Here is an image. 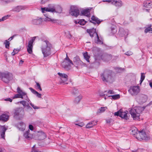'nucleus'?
Returning a JSON list of instances; mask_svg holds the SVG:
<instances>
[{"instance_id": "nucleus-1", "label": "nucleus", "mask_w": 152, "mask_h": 152, "mask_svg": "<svg viewBox=\"0 0 152 152\" xmlns=\"http://www.w3.org/2000/svg\"><path fill=\"white\" fill-rule=\"evenodd\" d=\"M114 73L112 70L105 69L100 75L101 79L104 82L112 83L115 80Z\"/></svg>"}, {"instance_id": "nucleus-2", "label": "nucleus", "mask_w": 152, "mask_h": 152, "mask_svg": "<svg viewBox=\"0 0 152 152\" xmlns=\"http://www.w3.org/2000/svg\"><path fill=\"white\" fill-rule=\"evenodd\" d=\"M44 42V43L42 45L41 49L44 58H45L51 54V50L53 48V46L48 40H45Z\"/></svg>"}, {"instance_id": "nucleus-3", "label": "nucleus", "mask_w": 152, "mask_h": 152, "mask_svg": "<svg viewBox=\"0 0 152 152\" xmlns=\"http://www.w3.org/2000/svg\"><path fill=\"white\" fill-rule=\"evenodd\" d=\"M0 78L4 83H8L13 79V75L9 72H0Z\"/></svg>"}, {"instance_id": "nucleus-4", "label": "nucleus", "mask_w": 152, "mask_h": 152, "mask_svg": "<svg viewBox=\"0 0 152 152\" xmlns=\"http://www.w3.org/2000/svg\"><path fill=\"white\" fill-rule=\"evenodd\" d=\"M70 64H73V62L68 57L66 54V57L62 62L61 66L66 70L68 71L71 69V66Z\"/></svg>"}, {"instance_id": "nucleus-5", "label": "nucleus", "mask_w": 152, "mask_h": 152, "mask_svg": "<svg viewBox=\"0 0 152 152\" xmlns=\"http://www.w3.org/2000/svg\"><path fill=\"white\" fill-rule=\"evenodd\" d=\"M73 64L77 69L79 66H86V64L81 61L79 56L77 55L73 58Z\"/></svg>"}, {"instance_id": "nucleus-6", "label": "nucleus", "mask_w": 152, "mask_h": 152, "mask_svg": "<svg viewBox=\"0 0 152 152\" xmlns=\"http://www.w3.org/2000/svg\"><path fill=\"white\" fill-rule=\"evenodd\" d=\"M136 139L140 141L141 140H147L149 139V137L146 134L145 131L142 130L138 132V134L136 136Z\"/></svg>"}, {"instance_id": "nucleus-7", "label": "nucleus", "mask_w": 152, "mask_h": 152, "mask_svg": "<svg viewBox=\"0 0 152 152\" xmlns=\"http://www.w3.org/2000/svg\"><path fill=\"white\" fill-rule=\"evenodd\" d=\"M69 12L72 15L77 17L80 14V10L76 6H72L70 7Z\"/></svg>"}, {"instance_id": "nucleus-8", "label": "nucleus", "mask_w": 152, "mask_h": 152, "mask_svg": "<svg viewBox=\"0 0 152 152\" xmlns=\"http://www.w3.org/2000/svg\"><path fill=\"white\" fill-rule=\"evenodd\" d=\"M140 91V87L138 86H131L128 90V92L132 95H137Z\"/></svg>"}, {"instance_id": "nucleus-9", "label": "nucleus", "mask_w": 152, "mask_h": 152, "mask_svg": "<svg viewBox=\"0 0 152 152\" xmlns=\"http://www.w3.org/2000/svg\"><path fill=\"white\" fill-rule=\"evenodd\" d=\"M36 37H33L29 41L28 45L27 47V51L29 54H31L32 53V49L33 48V44L36 39Z\"/></svg>"}, {"instance_id": "nucleus-10", "label": "nucleus", "mask_w": 152, "mask_h": 152, "mask_svg": "<svg viewBox=\"0 0 152 152\" xmlns=\"http://www.w3.org/2000/svg\"><path fill=\"white\" fill-rule=\"evenodd\" d=\"M92 9V7H89L83 9L80 12V15L85 16L88 17H90L91 16L90 12Z\"/></svg>"}, {"instance_id": "nucleus-11", "label": "nucleus", "mask_w": 152, "mask_h": 152, "mask_svg": "<svg viewBox=\"0 0 152 152\" xmlns=\"http://www.w3.org/2000/svg\"><path fill=\"white\" fill-rule=\"evenodd\" d=\"M42 22V18L39 17H37L36 18H32L31 21V23L32 25H40Z\"/></svg>"}, {"instance_id": "nucleus-12", "label": "nucleus", "mask_w": 152, "mask_h": 152, "mask_svg": "<svg viewBox=\"0 0 152 152\" xmlns=\"http://www.w3.org/2000/svg\"><path fill=\"white\" fill-rule=\"evenodd\" d=\"M112 57L113 56L111 54L107 53H103L101 56L102 60L104 61H108L110 60Z\"/></svg>"}, {"instance_id": "nucleus-13", "label": "nucleus", "mask_w": 152, "mask_h": 152, "mask_svg": "<svg viewBox=\"0 0 152 152\" xmlns=\"http://www.w3.org/2000/svg\"><path fill=\"white\" fill-rule=\"evenodd\" d=\"M91 19V20H89L90 22L93 23L94 25H96V24L99 25L102 21V20H100L94 15L92 16Z\"/></svg>"}, {"instance_id": "nucleus-14", "label": "nucleus", "mask_w": 152, "mask_h": 152, "mask_svg": "<svg viewBox=\"0 0 152 152\" xmlns=\"http://www.w3.org/2000/svg\"><path fill=\"white\" fill-rule=\"evenodd\" d=\"M41 9L42 13H45L46 12H54L55 11V7L53 6H48V7L41 8Z\"/></svg>"}, {"instance_id": "nucleus-15", "label": "nucleus", "mask_w": 152, "mask_h": 152, "mask_svg": "<svg viewBox=\"0 0 152 152\" xmlns=\"http://www.w3.org/2000/svg\"><path fill=\"white\" fill-rule=\"evenodd\" d=\"M86 31L91 37H93L94 35H96V34H97V33L96 32V29L95 28H92L89 29H88Z\"/></svg>"}, {"instance_id": "nucleus-16", "label": "nucleus", "mask_w": 152, "mask_h": 152, "mask_svg": "<svg viewBox=\"0 0 152 152\" xmlns=\"http://www.w3.org/2000/svg\"><path fill=\"white\" fill-rule=\"evenodd\" d=\"M143 7L147 8H151L152 7V2L150 0L145 1L143 3Z\"/></svg>"}, {"instance_id": "nucleus-17", "label": "nucleus", "mask_w": 152, "mask_h": 152, "mask_svg": "<svg viewBox=\"0 0 152 152\" xmlns=\"http://www.w3.org/2000/svg\"><path fill=\"white\" fill-rule=\"evenodd\" d=\"M30 131L28 130L26 131L23 134L24 137L28 140L31 139L33 137L32 134L30 133Z\"/></svg>"}, {"instance_id": "nucleus-18", "label": "nucleus", "mask_w": 152, "mask_h": 152, "mask_svg": "<svg viewBox=\"0 0 152 152\" xmlns=\"http://www.w3.org/2000/svg\"><path fill=\"white\" fill-rule=\"evenodd\" d=\"M37 135L39 140H42L46 137V134L42 132H38Z\"/></svg>"}, {"instance_id": "nucleus-19", "label": "nucleus", "mask_w": 152, "mask_h": 152, "mask_svg": "<svg viewBox=\"0 0 152 152\" xmlns=\"http://www.w3.org/2000/svg\"><path fill=\"white\" fill-rule=\"evenodd\" d=\"M7 129H6L4 126H2L1 127L0 130V133L1 137L4 139L5 138V132Z\"/></svg>"}, {"instance_id": "nucleus-20", "label": "nucleus", "mask_w": 152, "mask_h": 152, "mask_svg": "<svg viewBox=\"0 0 152 152\" xmlns=\"http://www.w3.org/2000/svg\"><path fill=\"white\" fill-rule=\"evenodd\" d=\"M97 121H92L87 124L86 126V128H90L96 125L97 124Z\"/></svg>"}, {"instance_id": "nucleus-21", "label": "nucleus", "mask_w": 152, "mask_h": 152, "mask_svg": "<svg viewBox=\"0 0 152 152\" xmlns=\"http://www.w3.org/2000/svg\"><path fill=\"white\" fill-rule=\"evenodd\" d=\"M24 111L23 108L22 107H17L15 109L14 114H20Z\"/></svg>"}, {"instance_id": "nucleus-22", "label": "nucleus", "mask_w": 152, "mask_h": 152, "mask_svg": "<svg viewBox=\"0 0 152 152\" xmlns=\"http://www.w3.org/2000/svg\"><path fill=\"white\" fill-rule=\"evenodd\" d=\"M9 117L8 115H1L0 116V121H7L8 120Z\"/></svg>"}, {"instance_id": "nucleus-23", "label": "nucleus", "mask_w": 152, "mask_h": 152, "mask_svg": "<svg viewBox=\"0 0 152 152\" xmlns=\"http://www.w3.org/2000/svg\"><path fill=\"white\" fill-rule=\"evenodd\" d=\"M18 128L21 131H23L25 129V126L23 122H20L17 124Z\"/></svg>"}, {"instance_id": "nucleus-24", "label": "nucleus", "mask_w": 152, "mask_h": 152, "mask_svg": "<svg viewBox=\"0 0 152 152\" xmlns=\"http://www.w3.org/2000/svg\"><path fill=\"white\" fill-rule=\"evenodd\" d=\"M82 98V96L80 95H79V96L75 98L74 101V103L75 104H78L80 102Z\"/></svg>"}, {"instance_id": "nucleus-25", "label": "nucleus", "mask_w": 152, "mask_h": 152, "mask_svg": "<svg viewBox=\"0 0 152 152\" xmlns=\"http://www.w3.org/2000/svg\"><path fill=\"white\" fill-rule=\"evenodd\" d=\"M114 116L115 117L116 116H119L121 117L122 119H123L125 120H127L129 119V117L130 116L129 115V116L127 115H114Z\"/></svg>"}, {"instance_id": "nucleus-26", "label": "nucleus", "mask_w": 152, "mask_h": 152, "mask_svg": "<svg viewBox=\"0 0 152 152\" xmlns=\"http://www.w3.org/2000/svg\"><path fill=\"white\" fill-rule=\"evenodd\" d=\"M107 109V107H101L98 109L97 111V113H102Z\"/></svg>"}, {"instance_id": "nucleus-27", "label": "nucleus", "mask_w": 152, "mask_h": 152, "mask_svg": "<svg viewBox=\"0 0 152 152\" xmlns=\"http://www.w3.org/2000/svg\"><path fill=\"white\" fill-rule=\"evenodd\" d=\"M25 8V7L24 6H18L14 8V10L15 11L18 12L21 10H24Z\"/></svg>"}, {"instance_id": "nucleus-28", "label": "nucleus", "mask_w": 152, "mask_h": 152, "mask_svg": "<svg viewBox=\"0 0 152 152\" xmlns=\"http://www.w3.org/2000/svg\"><path fill=\"white\" fill-rule=\"evenodd\" d=\"M139 109V107H137L135 109H131L129 111L130 114H139L140 113L137 111Z\"/></svg>"}, {"instance_id": "nucleus-29", "label": "nucleus", "mask_w": 152, "mask_h": 152, "mask_svg": "<svg viewBox=\"0 0 152 152\" xmlns=\"http://www.w3.org/2000/svg\"><path fill=\"white\" fill-rule=\"evenodd\" d=\"M113 3L116 7H121L122 5V1H114Z\"/></svg>"}, {"instance_id": "nucleus-30", "label": "nucleus", "mask_w": 152, "mask_h": 152, "mask_svg": "<svg viewBox=\"0 0 152 152\" xmlns=\"http://www.w3.org/2000/svg\"><path fill=\"white\" fill-rule=\"evenodd\" d=\"M139 131H138L137 129L135 127L134 129L132 130V134L134 136V137L136 138V136L138 134V132Z\"/></svg>"}, {"instance_id": "nucleus-31", "label": "nucleus", "mask_w": 152, "mask_h": 152, "mask_svg": "<svg viewBox=\"0 0 152 152\" xmlns=\"http://www.w3.org/2000/svg\"><path fill=\"white\" fill-rule=\"evenodd\" d=\"M47 18H48L49 20H48V21H51L52 22L58 24H60L61 23V21L60 20H57L52 19L51 18H49L48 17H46Z\"/></svg>"}, {"instance_id": "nucleus-32", "label": "nucleus", "mask_w": 152, "mask_h": 152, "mask_svg": "<svg viewBox=\"0 0 152 152\" xmlns=\"http://www.w3.org/2000/svg\"><path fill=\"white\" fill-rule=\"evenodd\" d=\"M62 11V7L60 6H58L56 9L55 8V11L54 12H56L58 13H61Z\"/></svg>"}, {"instance_id": "nucleus-33", "label": "nucleus", "mask_w": 152, "mask_h": 152, "mask_svg": "<svg viewBox=\"0 0 152 152\" xmlns=\"http://www.w3.org/2000/svg\"><path fill=\"white\" fill-rule=\"evenodd\" d=\"M26 96L25 97V99L27 101H28L29 100L27 96L26 95V93H23V94H20V96L19 97V98H21L22 99L23 98V96Z\"/></svg>"}, {"instance_id": "nucleus-34", "label": "nucleus", "mask_w": 152, "mask_h": 152, "mask_svg": "<svg viewBox=\"0 0 152 152\" xmlns=\"http://www.w3.org/2000/svg\"><path fill=\"white\" fill-rule=\"evenodd\" d=\"M21 48L14 49L13 52L12 53V55L13 56H14L15 54L18 53V52L20 50Z\"/></svg>"}, {"instance_id": "nucleus-35", "label": "nucleus", "mask_w": 152, "mask_h": 152, "mask_svg": "<svg viewBox=\"0 0 152 152\" xmlns=\"http://www.w3.org/2000/svg\"><path fill=\"white\" fill-rule=\"evenodd\" d=\"M83 56L85 59L88 62H89L90 61L89 60V58L90 57L88 55V53L86 52V53H83Z\"/></svg>"}, {"instance_id": "nucleus-36", "label": "nucleus", "mask_w": 152, "mask_h": 152, "mask_svg": "<svg viewBox=\"0 0 152 152\" xmlns=\"http://www.w3.org/2000/svg\"><path fill=\"white\" fill-rule=\"evenodd\" d=\"M145 73H141V74L140 80V84L141 85L145 78Z\"/></svg>"}, {"instance_id": "nucleus-37", "label": "nucleus", "mask_w": 152, "mask_h": 152, "mask_svg": "<svg viewBox=\"0 0 152 152\" xmlns=\"http://www.w3.org/2000/svg\"><path fill=\"white\" fill-rule=\"evenodd\" d=\"M134 120H140V115H131Z\"/></svg>"}, {"instance_id": "nucleus-38", "label": "nucleus", "mask_w": 152, "mask_h": 152, "mask_svg": "<svg viewBox=\"0 0 152 152\" xmlns=\"http://www.w3.org/2000/svg\"><path fill=\"white\" fill-rule=\"evenodd\" d=\"M97 40L96 43L98 44H103V41L99 39V37L98 34H96V35Z\"/></svg>"}, {"instance_id": "nucleus-39", "label": "nucleus", "mask_w": 152, "mask_h": 152, "mask_svg": "<svg viewBox=\"0 0 152 152\" xmlns=\"http://www.w3.org/2000/svg\"><path fill=\"white\" fill-rule=\"evenodd\" d=\"M87 22L84 19H81L79 20L78 23L80 25L83 26Z\"/></svg>"}, {"instance_id": "nucleus-40", "label": "nucleus", "mask_w": 152, "mask_h": 152, "mask_svg": "<svg viewBox=\"0 0 152 152\" xmlns=\"http://www.w3.org/2000/svg\"><path fill=\"white\" fill-rule=\"evenodd\" d=\"M58 74L61 77V78H67L68 77L67 75L65 74H63L59 72L58 73Z\"/></svg>"}, {"instance_id": "nucleus-41", "label": "nucleus", "mask_w": 152, "mask_h": 152, "mask_svg": "<svg viewBox=\"0 0 152 152\" xmlns=\"http://www.w3.org/2000/svg\"><path fill=\"white\" fill-rule=\"evenodd\" d=\"M68 80V78H61V80L60 81V83H64L65 82H66Z\"/></svg>"}, {"instance_id": "nucleus-42", "label": "nucleus", "mask_w": 152, "mask_h": 152, "mask_svg": "<svg viewBox=\"0 0 152 152\" xmlns=\"http://www.w3.org/2000/svg\"><path fill=\"white\" fill-rule=\"evenodd\" d=\"M4 44L5 45V47L6 48H9L10 46V43L9 41L7 40H6L4 42Z\"/></svg>"}, {"instance_id": "nucleus-43", "label": "nucleus", "mask_w": 152, "mask_h": 152, "mask_svg": "<svg viewBox=\"0 0 152 152\" xmlns=\"http://www.w3.org/2000/svg\"><path fill=\"white\" fill-rule=\"evenodd\" d=\"M145 32L146 33L149 32L150 33H152V28H147L145 30Z\"/></svg>"}, {"instance_id": "nucleus-44", "label": "nucleus", "mask_w": 152, "mask_h": 152, "mask_svg": "<svg viewBox=\"0 0 152 152\" xmlns=\"http://www.w3.org/2000/svg\"><path fill=\"white\" fill-rule=\"evenodd\" d=\"M112 98L114 100L120 98V96L119 94H116L111 96Z\"/></svg>"}, {"instance_id": "nucleus-45", "label": "nucleus", "mask_w": 152, "mask_h": 152, "mask_svg": "<svg viewBox=\"0 0 152 152\" xmlns=\"http://www.w3.org/2000/svg\"><path fill=\"white\" fill-rule=\"evenodd\" d=\"M114 121V120L111 118L106 119V123L109 124H110L111 123H112Z\"/></svg>"}, {"instance_id": "nucleus-46", "label": "nucleus", "mask_w": 152, "mask_h": 152, "mask_svg": "<svg viewBox=\"0 0 152 152\" xmlns=\"http://www.w3.org/2000/svg\"><path fill=\"white\" fill-rule=\"evenodd\" d=\"M17 92L20 94H23L24 92H23L22 90L20 89V88L19 87H18L17 89Z\"/></svg>"}, {"instance_id": "nucleus-47", "label": "nucleus", "mask_w": 152, "mask_h": 152, "mask_svg": "<svg viewBox=\"0 0 152 152\" xmlns=\"http://www.w3.org/2000/svg\"><path fill=\"white\" fill-rule=\"evenodd\" d=\"M78 93V91L77 90H76L75 89H73L72 94L74 95H76Z\"/></svg>"}, {"instance_id": "nucleus-48", "label": "nucleus", "mask_w": 152, "mask_h": 152, "mask_svg": "<svg viewBox=\"0 0 152 152\" xmlns=\"http://www.w3.org/2000/svg\"><path fill=\"white\" fill-rule=\"evenodd\" d=\"M75 124L80 127H83L85 125L84 123L83 122H80L78 124L75 123Z\"/></svg>"}, {"instance_id": "nucleus-49", "label": "nucleus", "mask_w": 152, "mask_h": 152, "mask_svg": "<svg viewBox=\"0 0 152 152\" xmlns=\"http://www.w3.org/2000/svg\"><path fill=\"white\" fill-rule=\"evenodd\" d=\"M36 87L39 90L41 91L42 89L40 85L37 82H36Z\"/></svg>"}, {"instance_id": "nucleus-50", "label": "nucleus", "mask_w": 152, "mask_h": 152, "mask_svg": "<svg viewBox=\"0 0 152 152\" xmlns=\"http://www.w3.org/2000/svg\"><path fill=\"white\" fill-rule=\"evenodd\" d=\"M123 113L122 109H120L119 110L115 112L114 114H122Z\"/></svg>"}, {"instance_id": "nucleus-51", "label": "nucleus", "mask_w": 152, "mask_h": 152, "mask_svg": "<svg viewBox=\"0 0 152 152\" xmlns=\"http://www.w3.org/2000/svg\"><path fill=\"white\" fill-rule=\"evenodd\" d=\"M20 103L22 104L25 107L26 105V102L24 101H22L20 102Z\"/></svg>"}, {"instance_id": "nucleus-52", "label": "nucleus", "mask_w": 152, "mask_h": 152, "mask_svg": "<svg viewBox=\"0 0 152 152\" xmlns=\"http://www.w3.org/2000/svg\"><path fill=\"white\" fill-rule=\"evenodd\" d=\"M30 105L33 107L34 109H37L39 108V107L35 106L32 103H30Z\"/></svg>"}, {"instance_id": "nucleus-53", "label": "nucleus", "mask_w": 152, "mask_h": 152, "mask_svg": "<svg viewBox=\"0 0 152 152\" xmlns=\"http://www.w3.org/2000/svg\"><path fill=\"white\" fill-rule=\"evenodd\" d=\"M30 89L31 91L35 94H36V93L37 92V91L36 90L31 88H30Z\"/></svg>"}, {"instance_id": "nucleus-54", "label": "nucleus", "mask_w": 152, "mask_h": 152, "mask_svg": "<svg viewBox=\"0 0 152 152\" xmlns=\"http://www.w3.org/2000/svg\"><path fill=\"white\" fill-rule=\"evenodd\" d=\"M20 96V94H16L14 95V97H13V99H14L15 98H19Z\"/></svg>"}, {"instance_id": "nucleus-55", "label": "nucleus", "mask_w": 152, "mask_h": 152, "mask_svg": "<svg viewBox=\"0 0 152 152\" xmlns=\"http://www.w3.org/2000/svg\"><path fill=\"white\" fill-rule=\"evenodd\" d=\"M17 35V34H15V35H13L11 37H10L8 39V40L9 41H11V40H12V39L14 38Z\"/></svg>"}, {"instance_id": "nucleus-56", "label": "nucleus", "mask_w": 152, "mask_h": 152, "mask_svg": "<svg viewBox=\"0 0 152 152\" xmlns=\"http://www.w3.org/2000/svg\"><path fill=\"white\" fill-rule=\"evenodd\" d=\"M67 37L71 39L72 37V35H71L69 32L68 34L67 35Z\"/></svg>"}, {"instance_id": "nucleus-57", "label": "nucleus", "mask_w": 152, "mask_h": 152, "mask_svg": "<svg viewBox=\"0 0 152 152\" xmlns=\"http://www.w3.org/2000/svg\"><path fill=\"white\" fill-rule=\"evenodd\" d=\"M107 93L109 94H112L115 93V92L113 90H110L108 91Z\"/></svg>"}, {"instance_id": "nucleus-58", "label": "nucleus", "mask_w": 152, "mask_h": 152, "mask_svg": "<svg viewBox=\"0 0 152 152\" xmlns=\"http://www.w3.org/2000/svg\"><path fill=\"white\" fill-rule=\"evenodd\" d=\"M29 129L31 130H33L34 129V127L32 125H29Z\"/></svg>"}, {"instance_id": "nucleus-59", "label": "nucleus", "mask_w": 152, "mask_h": 152, "mask_svg": "<svg viewBox=\"0 0 152 152\" xmlns=\"http://www.w3.org/2000/svg\"><path fill=\"white\" fill-rule=\"evenodd\" d=\"M36 96L39 98H41V94L38 93L37 92L35 94Z\"/></svg>"}, {"instance_id": "nucleus-60", "label": "nucleus", "mask_w": 152, "mask_h": 152, "mask_svg": "<svg viewBox=\"0 0 152 152\" xmlns=\"http://www.w3.org/2000/svg\"><path fill=\"white\" fill-rule=\"evenodd\" d=\"M5 100L6 101H9L10 102H11L12 101V99H11L10 98H7L5 99Z\"/></svg>"}, {"instance_id": "nucleus-61", "label": "nucleus", "mask_w": 152, "mask_h": 152, "mask_svg": "<svg viewBox=\"0 0 152 152\" xmlns=\"http://www.w3.org/2000/svg\"><path fill=\"white\" fill-rule=\"evenodd\" d=\"M8 15H7V16H4L2 18L3 19V20L4 21L5 20H6L8 18Z\"/></svg>"}, {"instance_id": "nucleus-62", "label": "nucleus", "mask_w": 152, "mask_h": 152, "mask_svg": "<svg viewBox=\"0 0 152 152\" xmlns=\"http://www.w3.org/2000/svg\"><path fill=\"white\" fill-rule=\"evenodd\" d=\"M126 54L128 56H130L132 54V53L131 52L129 53L128 52H127L126 53Z\"/></svg>"}, {"instance_id": "nucleus-63", "label": "nucleus", "mask_w": 152, "mask_h": 152, "mask_svg": "<svg viewBox=\"0 0 152 152\" xmlns=\"http://www.w3.org/2000/svg\"><path fill=\"white\" fill-rule=\"evenodd\" d=\"M38 152V151L37 150H36L34 148H32L31 152Z\"/></svg>"}, {"instance_id": "nucleus-64", "label": "nucleus", "mask_w": 152, "mask_h": 152, "mask_svg": "<svg viewBox=\"0 0 152 152\" xmlns=\"http://www.w3.org/2000/svg\"><path fill=\"white\" fill-rule=\"evenodd\" d=\"M149 86L152 89V82H149Z\"/></svg>"}]
</instances>
